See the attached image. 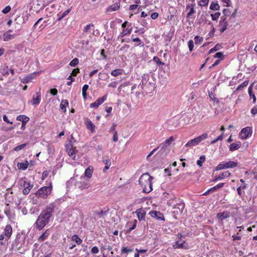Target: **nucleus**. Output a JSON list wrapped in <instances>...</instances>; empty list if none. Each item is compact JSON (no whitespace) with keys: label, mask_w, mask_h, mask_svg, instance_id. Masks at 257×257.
I'll return each mask as SVG.
<instances>
[{"label":"nucleus","mask_w":257,"mask_h":257,"mask_svg":"<svg viewBox=\"0 0 257 257\" xmlns=\"http://www.w3.org/2000/svg\"><path fill=\"white\" fill-rule=\"evenodd\" d=\"M27 146V144H22V145H19L17 147H16L14 150V151H16V152H18L22 149H23L24 148H25Z\"/></svg>","instance_id":"50"},{"label":"nucleus","mask_w":257,"mask_h":257,"mask_svg":"<svg viewBox=\"0 0 257 257\" xmlns=\"http://www.w3.org/2000/svg\"><path fill=\"white\" fill-rule=\"evenodd\" d=\"M71 240L75 241L77 244H81L82 243V240L76 234L71 237Z\"/></svg>","instance_id":"36"},{"label":"nucleus","mask_w":257,"mask_h":257,"mask_svg":"<svg viewBox=\"0 0 257 257\" xmlns=\"http://www.w3.org/2000/svg\"><path fill=\"white\" fill-rule=\"evenodd\" d=\"M208 138V134L207 133H204L196 138V139L198 143V144L201 143L202 141L205 140L206 139Z\"/></svg>","instance_id":"35"},{"label":"nucleus","mask_w":257,"mask_h":257,"mask_svg":"<svg viewBox=\"0 0 257 257\" xmlns=\"http://www.w3.org/2000/svg\"><path fill=\"white\" fill-rule=\"evenodd\" d=\"M108 211V210L105 211H96L95 212V214L97 215L99 217H101L104 215L106 214Z\"/></svg>","instance_id":"48"},{"label":"nucleus","mask_w":257,"mask_h":257,"mask_svg":"<svg viewBox=\"0 0 257 257\" xmlns=\"http://www.w3.org/2000/svg\"><path fill=\"white\" fill-rule=\"evenodd\" d=\"M248 84V81H245L243 82L240 85H239L238 87L237 88V90H240L242 88H244V87L246 86L247 84Z\"/></svg>","instance_id":"56"},{"label":"nucleus","mask_w":257,"mask_h":257,"mask_svg":"<svg viewBox=\"0 0 257 257\" xmlns=\"http://www.w3.org/2000/svg\"><path fill=\"white\" fill-rule=\"evenodd\" d=\"M41 100V94L40 92H37L36 95H34L33 97V105L39 104Z\"/></svg>","instance_id":"20"},{"label":"nucleus","mask_w":257,"mask_h":257,"mask_svg":"<svg viewBox=\"0 0 257 257\" xmlns=\"http://www.w3.org/2000/svg\"><path fill=\"white\" fill-rule=\"evenodd\" d=\"M50 229H47L39 237L38 240L39 242H43L45 240L50 234Z\"/></svg>","instance_id":"18"},{"label":"nucleus","mask_w":257,"mask_h":257,"mask_svg":"<svg viewBox=\"0 0 257 257\" xmlns=\"http://www.w3.org/2000/svg\"><path fill=\"white\" fill-rule=\"evenodd\" d=\"M56 5L54 4H52L50 5L49 7L47 8L46 11L49 13H52L54 9L55 8Z\"/></svg>","instance_id":"55"},{"label":"nucleus","mask_w":257,"mask_h":257,"mask_svg":"<svg viewBox=\"0 0 257 257\" xmlns=\"http://www.w3.org/2000/svg\"><path fill=\"white\" fill-rule=\"evenodd\" d=\"M208 138V134L207 133H204L196 138V139L198 143V144L201 143L202 141L205 140L206 139Z\"/></svg>","instance_id":"34"},{"label":"nucleus","mask_w":257,"mask_h":257,"mask_svg":"<svg viewBox=\"0 0 257 257\" xmlns=\"http://www.w3.org/2000/svg\"><path fill=\"white\" fill-rule=\"evenodd\" d=\"M238 165L236 161H229L228 162L223 161L220 162L215 168V171H219L223 169H232L236 167Z\"/></svg>","instance_id":"5"},{"label":"nucleus","mask_w":257,"mask_h":257,"mask_svg":"<svg viewBox=\"0 0 257 257\" xmlns=\"http://www.w3.org/2000/svg\"><path fill=\"white\" fill-rule=\"evenodd\" d=\"M31 242L29 237L24 234H18L13 243L12 246L20 253L24 252L29 249Z\"/></svg>","instance_id":"2"},{"label":"nucleus","mask_w":257,"mask_h":257,"mask_svg":"<svg viewBox=\"0 0 257 257\" xmlns=\"http://www.w3.org/2000/svg\"><path fill=\"white\" fill-rule=\"evenodd\" d=\"M221 15L220 12L215 13L214 14H211V17L212 21H217Z\"/></svg>","instance_id":"47"},{"label":"nucleus","mask_w":257,"mask_h":257,"mask_svg":"<svg viewBox=\"0 0 257 257\" xmlns=\"http://www.w3.org/2000/svg\"><path fill=\"white\" fill-rule=\"evenodd\" d=\"M11 10V7L9 6L6 7L3 10L2 12L5 14H8Z\"/></svg>","instance_id":"59"},{"label":"nucleus","mask_w":257,"mask_h":257,"mask_svg":"<svg viewBox=\"0 0 257 257\" xmlns=\"http://www.w3.org/2000/svg\"><path fill=\"white\" fill-rule=\"evenodd\" d=\"M66 150L72 160H76L77 159L76 155L77 153V151L73 147L72 144L69 143L66 146Z\"/></svg>","instance_id":"7"},{"label":"nucleus","mask_w":257,"mask_h":257,"mask_svg":"<svg viewBox=\"0 0 257 257\" xmlns=\"http://www.w3.org/2000/svg\"><path fill=\"white\" fill-rule=\"evenodd\" d=\"M231 174L229 171H225L222 172L218 176H215L213 180V182H216L226 178L230 176Z\"/></svg>","instance_id":"12"},{"label":"nucleus","mask_w":257,"mask_h":257,"mask_svg":"<svg viewBox=\"0 0 257 257\" xmlns=\"http://www.w3.org/2000/svg\"><path fill=\"white\" fill-rule=\"evenodd\" d=\"M68 101L66 99H63L60 103V107L64 112H65L66 111V106H68Z\"/></svg>","instance_id":"24"},{"label":"nucleus","mask_w":257,"mask_h":257,"mask_svg":"<svg viewBox=\"0 0 257 257\" xmlns=\"http://www.w3.org/2000/svg\"><path fill=\"white\" fill-rule=\"evenodd\" d=\"M194 40L196 44H200L203 41V39L202 37L196 36L194 38Z\"/></svg>","instance_id":"51"},{"label":"nucleus","mask_w":257,"mask_h":257,"mask_svg":"<svg viewBox=\"0 0 257 257\" xmlns=\"http://www.w3.org/2000/svg\"><path fill=\"white\" fill-rule=\"evenodd\" d=\"M84 123L86 128L90 130L92 133H94L95 132V126L89 118H84Z\"/></svg>","instance_id":"13"},{"label":"nucleus","mask_w":257,"mask_h":257,"mask_svg":"<svg viewBox=\"0 0 257 257\" xmlns=\"http://www.w3.org/2000/svg\"><path fill=\"white\" fill-rule=\"evenodd\" d=\"M228 26V23L226 21V18L224 16L221 17V20L219 21V27L220 28V32L221 33L224 32Z\"/></svg>","instance_id":"10"},{"label":"nucleus","mask_w":257,"mask_h":257,"mask_svg":"<svg viewBox=\"0 0 257 257\" xmlns=\"http://www.w3.org/2000/svg\"><path fill=\"white\" fill-rule=\"evenodd\" d=\"M251 113L254 115L257 114V106H254L251 109Z\"/></svg>","instance_id":"64"},{"label":"nucleus","mask_w":257,"mask_h":257,"mask_svg":"<svg viewBox=\"0 0 257 257\" xmlns=\"http://www.w3.org/2000/svg\"><path fill=\"white\" fill-rule=\"evenodd\" d=\"M222 13L224 15V17L228 16L230 14V12L228 9H224L223 10Z\"/></svg>","instance_id":"63"},{"label":"nucleus","mask_w":257,"mask_h":257,"mask_svg":"<svg viewBox=\"0 0 257 257\" xmlns=\"http://www.w3.org/2000/svg\"><path fill=\"white\" fill-rule=\"evenodd\" d=\"M71 9H68L67 10L65 11L62 15H60L59 14L58 15L59 16V18H58L57 20L58 21H60L63 18H64L70 12Z\"/></svg>","instance_id":"42"},{"label":"nucleus","mask_w":257,"mask_h":257,"mask_svg":"<svg viewBox=\"0 0 257 257\" xmlns=\"http://www.w3.org/2000/svg\"><path fill=\"white\" fill-rule=\"evenodd\" d=\"M121 27L123 28H125V27H127V28L131 27V24L128 23L127 21H125L121 25Z\"/></svg>","instance_id":"62"},{"label":"nucleus","mask_w":257,"mask_h":257,"mask_svg":"<svg viewBox=\"0 0 257 257\" xmlns=\"http://www.w3.org/2000/svg\"><path fill=\"white\" fill-rule=\"evenodd\" d=\"M63 201H64L63 199H57L48 205L46 209L41 212L35 222L36 227L37 229L41 230L49 222L56 206L59 204L60 202Z\"/></svg>","instance_id":"1"},{"label":"nucleus","mask_w":257,"mask_h":257,"mask_svg":"<svg viewBox=\"0 0 257 257\" xmlns=\"http://www.w3.org/2000/svg\"><path fill=\"white\" fill-rule=\"evenodd\" d=\"M79 63V60L77 58H75L73 59L69 63V65L71 66L75 67Z\"/></svg>","instance_id":"53"},{"label":"nucleus","mask_w":257,"mask_h":257,"mask_svg":"<svg viewBox=\"0 0 257 257\" xmlns=\"http://www.w3.org/2000/svg\"><path fill=\"white\" fill-rule=\"evenodd\" d=\"M198 145V143L196 139L194 138L192 140H189L187 144L185 145V147H190L192 148L194 146H197Z\"/></svg>","instance_id":"25"},{"label":"nucleus","mask_w":257,"mask_h":257,"mask_svg":"<svg viewBox=\"0 0 257 257\" xmlns=\"http://www.w3.org/2000/svg\"><path fill=\"white\" fill-rule=\"evenodd\" d=\"M188 46L189 47V51H192L194 48V42L192 40H190L188 42Z\"/></svg>","instance_id":"54"},{"label":"nucleus","mask_w":257,"mask_h":257,"mask_svg":"<svg viewBox=\"0 0 257 257\" xmlns=\"http://www.w3.org/2000/svg\"><path fill=\"white\" fill-rule=\"evenodd\" d=\"M209 2V0H201L198 2V5L200 7H206L208 6Z\"/></svg>","instance_id":"46"},{"label":"nucleus","mask_w":257,"mask_h":257,"mask_svg":"<svg viewBox=\"0 0 257 257\" xmlns=\"http://www.w3.org/2000/svg\"><path fill=\"white\" fill-rule=\"evenodd\" d=\"M248 92L250 98L253 99V103H255L256 101V97L255 95L252 93V90L251 87H249L248 88Z\"/></svg>","instance_id":"43"},{"label":"nucleus","mask_w":257,"mask_h":257,"mask_svg":"<svg viewBox=\"0 0 257 257\" xmlns=\"http://www.w3.org/2000/svg\"><path fill=\"white\" fill-rule=\"evenodd\" d=\"M15 37L14 35H12L9 33V31H7L4 34V41H10L13 39H14Z\"/></svg>","instance_id":"32"},{"label":"nucleus","mask_w":257,"mask_h":257,"mask_svg":"<svg viewBox=\"0 0 257 257\" xmlns=\"http://www.w3.org/2000/svg\"><path fill=\"white\" fill-rule=\"evenodd\" d=\"M224 184L223 183H219L217 185H216V186L210 188V191H211L212 192H215L216 190H217L218 189L223 187L224 186Z\"/></svg>","instance_id":"40"},{"label":"nucleus","mask_w":257,"mask_h":257,"mask_svg":"<svg viewBox=\"0 0 257 257\" xmlns=\"http://www.w3.org/2000/svg\"><path fill=\"white\" fill-rule=\"evenodd\" d=\"M123 70L120 69H115L111 72V75L113 76H117L122 73Z\"/></svg>","instance_id":"38"},{"label":"nucleus","mask_w":257,"mask_h":257,"mask_svg":"<svg viewBox=\"0 0 257 257\" xmlns=\"http://www.w3.org/2000/svg\"><path fill=\"white\" fill-rule=\"evenodd\" d=\"M230 216V212L228 211H224L217 214L216 217L220 221H222Z\"/></svg>","instance_id":"14"},{"label":"nucleus","mask_w":257,"mask_h":257,"mask_svg":"<svg viewBox=\"0 0 257 257\" xmlns=\"http://www.w3.org/2000/svg\"><path fill=\"white\" fill-rule=\"evenodd\" d=\"M252 135L251 128L250 127L247 126L242 128L239 134L240 139L244 140L250 137Z\"/></svg>","instance_id":"6"},{"label":"nucleus","mask_w":257,"mask_h":257,"mask_svg":"<svg viewBox=\"0 0 257 257\" xmlns=\"http://www.w3.org/2000/svg\"><path fill=\"white\" fill-rule=\"evenodd\" d=\"M136 213L140 221L145 219L146 212L144 209L143 208H140L136 211Z\"/></svg>","instance_id":"17"},{"label":"nucleus","mask_w":257,"mask_h":257,"mask_svg":"<svg viewBox=\"0 0 257 257\" xmlns=\"http://www.w3.org/2000/svg\"><path fill=\"white\" fill-rule=\"evenodd\" d=\"M17 120L18 121H20L22 123H27L30 120L29 117L25 115H20L17 117Z\"/></svg>","instance_id":"29"},{"label":"nucleus","mask_w":257,"mask_h":257,"mask_svg":"<svg viewBox=\"0 0 257 257\" xmlns=\"http://www.w3.org/2000/svg\"><path fill=\"white\" fill-rule=\"evenodd\" d=\"M150 79V76L148 74H145L142 76V79L141 81V83L140 84L139 87L142 89H144V87L148 85V81Z\"/></svg>","instance_id":"16"},{"label":"nucleus","mask_w":257,"mask_h":257,"mask_svg":"<svg viewBox=\"0 0 257 257\" xmlns=\"http://www.w3.org/2000/svg\"><path fill=\"white\" fill-rule=\"evenodd\" d=\"M153 177L148 173H144L140 177L139 182L145 193H150L152 190Z\"/></svg>","instance_id":"3"},{"label":"nucleus","mask_w":257,"mask_h":257,"mask_svg":"<svg viewBox=\"0 0 257 257\" xmlns=\"http://www.w3.org/2000/svg\"><path fill=\"white\" fill-rule=\"evenodd\" d=\"M107 98V94L104 95L102 97L98 98L95 102L90 104V107L97 108L98 107L103 103Z\"/></svg>","instance_id":"9"},{"label":"nucleus","mask_w":257,"mask_h":257,"mask_svg":"<svg viewBox=\"0 0 257 257\" xmlns=\"http://www.w3.org/2000/svg\"><path fill=\"white\" fill-rule=\"evenodd\" d=\"M91 252L93 254H96L99 252V249L97 246H93L91 249Z\"/></svg>","instance_id":"61"},{"label":"nucleus","mask_w":257,"mask_h":257,"mask_svg":"<svg viewBox=\"0 0 257 257\" xmlns=\"http://www.w3.org/2000/svg\"><path fill=\"white\" fill-rule=\"evenodd\" d=\"M150 215L159 220H164V217L163 213L159 211H152L150 212Z\"/></svg>","instance_id":"15"},{"label":"nucleus","mask_w":257,"mask_h":257,"mask_svg":"<svg viewBox=\"0 0 257 257\" xmlns=\"http://www.w3.org/2000/svg\"><path fill=\"white\" fill-rule=\"evenodd\" d=\"M205 156L204 155H202L200 157L199 160L197 161V164L199 167H201L202 166V163L205 161Z\"/></svg>","instance_id":"44"},{"label":"nucleus","mask_w":257,"mask_h":257,"mask_svg":"<svg viewBox=\"0 0 257 257\" xmlns=\"http://www.w3.org/2000/svg\"><path fill=\"white\" fill-rule=\"evenodd\" d=\"M153 60L157 63L159 65H163L164 64V63L161 61L160 59L157 56H155L153 58Z\"/></svg>","instance_id":"57"},{"label":"nucleus","mask_w":257,"mask_h":257,"mask_svg":"<svg viewBox=\"0 0 257 257\" xmlns=\"http://www.w3.org/2000/svg\"><path fill=\"white\" fill-rule=\"evenodd\" d=\"M132 31V28H127L126 29L123 28L122 32L119 34L118 38H122L124 36L131 33Z\"/></svg>","instance_id":"23"},{"label":"nucleus","mask_w":257,"mask_h":257,"mask_svg":"<svg viewBox=\"0 0 257 257\" xmlns=\"http://www.w3.org/2000/svg\"><path fill=\"white\" fill-rule=\"evenodd\" d=\"M221 48V45L219 44H216L213 48H211L209 51V54H211L212 53H213L215 51H217L219 50Z\"/></svg>","instance_id":"45"},{"label":"nucleus","mask_w":257,"mask_h":257,"mask_svg":"<svg viewBox=\"0 0 257 257\" xmlns=\"http://www.w3.org/2000/svg\"><path fill=\"white\" fill-rule=\"evenodd\" d=\"M120 7V4L119 3L114 4L107 8L106 11L108 12H112L117 10Z\"/></svg>","instance_id":"22"},{"label":"nucleus","mask_w":257,"mask_h":257,"mask_svg":"<svg viewBox=\"0 0 257 257\" xmlns=\"http://www.w3.org/2000/svg\"><path fill=\"white\" fill-rule=\"evenodd\" d=\"M223 56H224L223 54L220 52H217L214 55L215 58H220V59H222Z\"/></svg>","instance_id":"60"},{"label":"nucleus","mask_w":257,"mask_h":257,"mask_svg":"<svg viewBox=\"0 0 257 257\" xmlns=\"http://www.w3.org/2000/svg\"><path fill=\"white\" fill-rule=\"evenodd\" d=\"M52 190V185L50 182L48 186H44L40 188L36 193V196L38 198L46 199L51 194Z\"/></svg>","instance_id":"4"},{"label":"nucleus","mask_w":257,"mask_h":257,"mask_svg":"<svg viewBox=\"0 0 257 257\" xmlns=\"http://www.w3.org/2000/svg\"><path fill=\"white\" fill-rule=\"evenodd\" d=\"M174 141V138L173 137H170L169 139H167L165 142L161 144L160 146L162 147V149L160 151L163 150L164 148H166L168 146H169L172 141Z\"/></svg>","instance_id":"27"},{"label":"nucleus","mask_w":257,"mask_h":257,"mask_svg":"<svg viewBox=\"0 0 257 257\" xmlns=\"http://www.w3.org/2000/svg\"><path fill=\"white\" fill-rule=\"evenodd\" d=\"M210 9L213 11L219 10L220 6L217 3L212 2L210 7Z\"/></svg>","instance_id":"39"},{"label":"nucleus","mask_w":257,"mask_h":257,"mask_svg":"<svg viewBox=\"0 0 257 257\" xmlns=\"http://www.w3.org/2000/svg\"><path fill=\"white\" fill-rule=\"evenodd\" d=\"M185 207V204L183 202H180L177 203V204L174 205V208L176 209H178L179 211H177V212L182 213Z\"/></svg>","instance_id":"21"},{"label":"nucleus","mask_w":257,"mask_h":257,"mask_svg":"<svg viewBox=\"0 0 257 257\" xmlns=\"http://www.w3.org/2000/svg\"><path fill=\"white\" fill-rule=\"evenodd\" d=\"M4 233L7 237V239L10 238L12 233V227L10 225H6L4 229Z\"/></svg>","instance_id":"19"},{"label":"nucleus","mask_w":257,"mask_h":257,"mask_svg":"<svg viewBox=\"0 0 257 257\" xmlns=\"http://www.w3.org/2000/svg\"><path fill=\"white\" fill-rule=\"evenodd\" d=\"M104 163L106 164L105 167L103 168V172H105L106 170L109 169L110 163V160L109 159L105 160L103 161Z\"/></svg>","instance_id":"52"},{"label":"nucleus","mask_w":257,"mask_h":257,"mask_svg":"<svg viewBox=\"0 0 257 257\" xmlns=\"http://www.w3.org/2000/svg\"><path fill=\"white\" fill-rule=\"evenodd\" d=\"M75 186L80 190L87 189L89 186V181L88 180L78 181L76 182Z\"/></svg>","instance_id":"11"},{"label":"nucleus","mask_w":257,"mask_h":257,"mask_svg":"<svg viewBox=\"0 0 257 257\" xmlns=\"http://www.w3.org/2000/svg\"><path fill=\"white\" fill-rule=\"evenodd\" d=\"M93 171V168L92 166L88 167L85 169L84 175L88 178H90Z\"/></svg>","instance_id":"28"},{"label":"nucleus","mask_w":257,"mask_h":257,"mask_svg":"<svg viewBox=\"0 0 257 257\" xmlns=\"http://www.w3.org/2000/svg\"><path fill=\"white\" fill-rule=\"evenodd\" d=\"M21 184H23V187L24 188L23 192L25 195L28 194L30 192V191L32 188L33 185L31 184L30 182L26 181L24 180H21Z\"/></svg>","instance_id":"8"},{"label":"nucleus","mask_w":257,"mask_h":257,"mask_svg":"<svg viewBox=\"0 0 257 257\" xmlns=\"http://www.w3.org/2000/svg\"><path fill=\"white\" fill-rule=\"evenodd\" d=\"M32 79H33V75H28L22 78L21 82L24 84H27L29 83Z\"/></svg>","instance_id":"37"},{"label":"nucleus","mask_w":257,"mask_h":257,"mask_svg":"<svg viewBox=\"0 0 257 257\" xmlns=\"http://www.w3.org/2000/svg\"><path fill=\"white\" fill-rule=\"evenodd\" d=\"M137 222V220L136 219H135L133 221H130L127 223V225L130 226L127 229L128 232H131L132 230H134L136 228Z\"/></svg>","instance_id":"26"},{"label":"nucleus","mask_w":257,"mask_h":257,"mask_svg":"<svg viewBox=\"0 0 257 257\" xmlns=\"http://www.w3.org/2000/svg\"><path fill=\"white\" fill-rule=\"evenodd\" d=\"M29 162L28 161H25L23 163H19L17 165L19 169H22V170H26L29 166Z\"/></svg>","instance_id":"31"},{"label":"nucleus","mask_w":257,"mask_h":257,"mask_svg":"<svg viewBox=\"0 0 257 257\" xmlns=\"http://www.w3.org/2000/svg\"><path fill=\"white\" fill-rule=\"evenodd\" d=\"M134 250V248L132 247H123L121 249V253L122 254H124L125 256L127 255L132 252Z\"/></svg>","instance_id":"30"},{"label":"nucleus","mask_w":257,"mask_h":257,"mask_svg":"<svg viewBox=\"0 0 257 257\" xmlns=\"http://www.w3.org/2000/svg\"><path fill=\"white\" fill-rule=\"evenodd\" d=\"M190 9L189 12L187 14V16H186V17L187 18H191V16H192V15L195 13V12H196L194 8H191V9Z\"/></svg>","instance_id":"58"},{"label":"nucleus","mask_w":257,"mask_h":257,"mask_svg":"<svg viewBox=\"0 0 257 257\" xmlns=\"http://www.w3.org/2000/svg\"><path fill=\"white\" fill-rule=\"evenodd\" d=\"M94 28V25L92 24H90L87 25L84 28L83 32H87L89 30H92Z\"/></svg>","instance_id":"49"},{"label":"nucleus","mask_w":257,"mask_h":257,"mask_svg":"<svg viewBox=\"0 0 257 257\" xmlns=\"http://www.w3.org/2000/svg\"><path fill=\"white\" fill-rule=\"evenodd\" d=\"M240 148V145L236 144V143H232L230 144L229 147V150L231 152L234 151L235 150H238Z\"/></svg>","instance_id":"41"},{"label":"nucleus","mask_w":257,"mask_h":257,"mask_svg":"<svg viewBox=\"0 0 257 257\" xmlns=\"http://www.w3.org/2000/svg\"><path fill=\"white\" fill-rule=\"evenodd\" d=\"M184 243V240L177 241L174 243L173 246L174 248H181L183 247Z\"/></svg>","instance_id":"33"}]
</instances>
